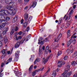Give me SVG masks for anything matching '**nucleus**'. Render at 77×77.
Wrapping results in <instances>:
<instances>
[{
  "mask_svg": "<svg viewBox=\"0 0 77 77\" xmlns=\"http://www.w3.org/2000/svg\"><path fill=\"white\" fill-rule=\"evenodd\" d=\"M24 41H25V39L23 38L21 41H19V42H20V44H23Z\"/></svg>",
  "mask_w": 77,
  "mask_h": 77,
  "instance_id": "24",
  "label": "nucleus"
},
{
  "mask_svg": "<svg viewBox=\"0 0 77 77\" xmlns=\"http://www.w3.org/2000/svg\"><path fill=\"white\" fill-rule=\"evenodd\" d=\"M27 30V32H28V31H29V30H30V28L29 27H28L27 28V29H26Z\"/></svg>",
  "mask_w": 77,
  "mask_h": 77,
  "instance_id": "46",
  "label": "nucleus"
},
{
  "mask_svg": "<svg viewBox=\"0 0 77 77\" xmlns=\"http://www.w3.org/2000/svg\"><path fill=\"white\" fill-rule=\"evenodd\" d=\"M72 37L71 39L67 42V45L68 47L71 44H72V42H76V40L75 39H74V40H72Z\"/></svg>",
  "mask_w": 77,
  "mask_h": 77,
  "instance_id": "3",
  "label": "nucleus"
},
{
  "mask_svg": "<svg viewBox=\"0 0 77 77\" xmlns=\"http://www.w3.org/2000/svg\"><path fill=\"white\" fill-rule=\"evenodd\" d=\"M68 59V56H66L64 58V60H66Z\"/></svg>",
  "mask_w": 77,
  "mask_h": 77,
  "instance_id": "41",
  "label": "nucleus"
},
{
  "mask_svg": "<svg viewBox=\"0 0 77 77\" xmlns=\"http://www.w3.org/2000/svg\"><path fill=\"white\" fill-rule=\"evenodd\" d=\"M62 33H60L58 36V37L60 39V38L62 37Z\"/></svg>",
  "mask_w": 77,
  "mask_h": 77,
  "instance_id": "27",
  "label": "nucleus"
},
{
  "mask_svg": "<svg viewBox=\"0 0 77 77\" xmlns=\"http://www.w3.org/2000/svg\"><path fill=\"white\" fill-rule=\"evenodd\" d=\"M32 68H33V65H32L29 68V72H31V71L32 69Z\"/></svg>",
  "mask_w": 77,
  "mask_h": 77,
  "instance_id": "16",
  "label": "nucleus"
},
{
  "mask_svg": "<svg viewBox=\"0 0 77 77\" xmlns=\"http://www.w3.org/2000/svg\"><path fill=\"white\" fill-rule=\"evenodd\" d=\"M50 71V69H49V70H48L47 71V72H46L45 74V75H47V74H48V73H47V72H49Z\"/></svg>",
  "mask_w": 77,
  "mask_h": 77,
  "instance_id": "43",
  "label": "nucleus"
},
{
  "mask_svg": "<svg viewBox=\"0 0 77 77\" xmlns=\"http://www.w3.org/2000/svg\"><path fill=\"white\" fill-rule=\"evenodd\" d=\"M19 54V53H18V52H16L15 54V56L16 57L17 56H18Z\"/></svg>",
  "mask_w": 77,
  "mask_h": 77,
  "instance_id": "35",
  "label": "nucleus"
},
{
  "mask_svg": "<svg viewBox=\"0 0 77 77\" xmlns=\"http://www.w3.org/2000/svg\"><path fill=\"white\" fill-rule=\"evenodd\" d=\"M34 58V57L33 56H31V57L30 59L31 61H33V59Z\"/></svg>",
  "mask_w": 77,
  "mask_h": 77,
  "instance_id": "36",
  "label": "nucleus"
},
{
  "mask_svg": "<svg viewBox=\"0 0 77 77\" xmlns=\"http://www.w3.org/2000/svg\"><path fill=\"white\" fill-rule=\"evenodd\" d=\"M69 50H67V51H66V52L67 53H69Z\"/></svg>",
  "mask_w": 77,
  "mask_h": 77,
  "instance_id": "63",
  "label": "nucleus"
},
{
  "mask_svg": "<svg viewBox=\"0 0 77 77\" xmlns=\"http://www.w3.org/2000/svg\"><path fill=\"white\" fill-rule=\"evenodd\" d=\"M11 11H12V10H14V11H17V8H14L13 9H12V8H11Z\"/></svg>",
  "mask_w": 77,
  "mask_h": 77,
  "instance_id": "38",
  "label": "nucleus"
},
{
  "mask_svg": "<svg viewBox=\"0 0 77 77\" xmlns=\"http://www.w3.org/2000/svg\"><path fill=\"white\" fill-rule=\"evenodd\" d=\"M73 57H75L76 56H75V54H74L73 55H72V56Z\"/></svg>",
  "mask_w": 77,
  "mask_h": 77,
  "instance_id": "59",
  "label": "nucleus"
},
{
  "mask_svg": "<svg viewBox=\"0 0 77 77\" xmlns=\"http://www.w3.org/2000/svg\"><path fill=\"white\" fill-rule=\"evenodd\" d=\"M72 65L73 66H75V61H72L71 63Z\"/></svg>",
  "mask_w": 77,
  "mask_h": 77,
  "instance_id": "17",
  "label": "nucleus"
},
{
  "mask_svg": "<svg viewBox=\"0 0 77 77\" xmlns=\"http://www.w3.org/2000/svg\"><path fill=\"white\" fill-rule=\"evenodd\" d=\"M51 55L48 56L46 60L43 59L42 62H43V63H45L44 64H45V63H47V62L48 60V59H49V58H50V57H51Z\"/></svg>",
  "mask_w": 77,
  "mask_h": 77,
  "instance_id": "4",
  "label": "nucleus"
},
{
  "mask_svg": "<svg viewBox=\"0 0 77 77\" xmlns=\"http://www.w3.org/2000/svg\"><path fill=\"white\" fill-rule=\"evenodd\" d=\"M40 44L41 45H43L44 44V41H42L40 42Z\"/></svg>",
  "mask_w": 77,
  "mask_h": 77,
  "instance_id": "40",
  "label": "nucleus"
},
{
  "mask_svg": "<svg viewBox=\"0 0 77 77\" xmlns=\"http://www.w3.org/2000/svg\"><path fill=\"white\" fill-rule=\"evenodd\" d=\"M2 42H0V46H2Z\"/></svg>",
  "mask_w": 77,
  "mask_h": 77,
  "instance_id": "60",
  "label": "nucleus"
},
{
  "mask_svg": "<svg viewBox=\"0 0 77 77\" xmlns=\"http://www.w3.org/2000/svg\"><path fill=\"white\" fill-rule=\"evenodd\" d=\"M49 49V46L48 45L46 47V48L45 51V52H47V51H48Z\"/></svg>",
  "mask_w": 77,
  "mask_h": 77,
  "instance_id": "19",
  "label": "nucleus"
},
{
  "mask_svg": "<svg viewBox=\"0 0 77 77\" xmlns=\"http://www.w3.org/2000/svg\"><path fill=\"white\" fill-rule=\"evenodd\" d=\"M8 30V27H5V28L4 29V30H5V31H6V32H7Z\"/></svg>",
  "mask_w": 77,
  "mask_h": 77,
  "instance_id": "33",
  "label": "nucleus"
},
{
  "mask_svg": "<svg viewBox=\"0 0 77 77\" xmlns=\"http://www.w3.org/2000/svg\"><path fill=\"white\" fill-rule=\"evenodd\" d=\"M37 62H39L40 61V60H39V58H37L35 60Z\"/></svg>",
  "mask_w": 77,
  "mask_h": 77,
  "instance_id": "37",
  "label": "nucleus"
},
{
  "mask_svg": "<svg viewBox=\"0 0 77 77\" xmlns=\"http://www.w3.org/2000/svg\"><path fill=\"white\" fill-rule=\"evenodd\" d=\"M7 10H5L4 14H5V15H6V14H7Z\"/></svg>",
  "mask_w": 77,
  "mask_h": 77,
  "instance_id": "42",
  "label": "nucleus"
},
{
  "mask_svg": "<svg viewBox=\"0 0 77 77\" xmlns=\"http://www.w3.org/2000/svg\"><path fill=\"white\" fill-rule=\"evenodd\" d=\"M58 63H60V65H64V64H65V63H63V62H62V61H59Z\"/></svg>",
  "mask_w": 77,
  "mask_h": 77,
  "instance_id": "22",
  "label": "nucleus"
},
{
  "mask_svg": "<svg viewBox=\"0 0 77 77\" xmlns=\"http://www.w3.org/2000/svg\"><path fill=\"white\" fill-rule=\"evenodd\" d=\"M16 21L17 20H15L14 19H13V23H15Z\"/></svg>",
  "mask_w": 77,
  "mask_h": 77,
  "instance_id": "55",
  "label": "nucleus"
},
{
  "mask_svg": "<svg viewBox=\"0 0 77 77\" xmlns=\"http://www.w3.org/2000/svg\"><path fill=\"white\" fill-rule=\"evenodd\" d=\"M4 42L5 43H6V42H8V39L6 38H5V37L4 38Z\"/></svg>",
  "mask_w": 77,
  "mask_h": 77,
  "instance_id": "29",
  "label": "nucleus"
},
{
  "mask_svg": "<svg viewBox=\"0 0 77 77\" xmlns=\"http://www.w3.org/2000/svg\"><path fill=\"white\" fill-rule=\"evenodd\" d=\"M17 18H18V17L17 16H15V17L13 19L15 20V21H17Z\"/></svg>",
  "mask_w": 77,
  "mask_h": 77,
  "instance_id": "34",
  "label": "nucleus"
},
{
  "mask_svg": "<svg viewBox=\"0 0 77 77\" xmlns=\"http://www.w3.org/2000/svg\"><path fill=\"white\" fill-rule=\"evenodd\" d=\"M60 39V38H59V37H57L55 38V42H57V41H59V40Z\"/></svg>",
  "mask_w": 77,
  "mask_h": 77,
  "instance_id": "21",
  "label": "nucleus"
},
{
  "mask_svg": "<svg viewBox=\"0 0 77 77\" xmlns=\"http://www.w3.org/2000/svg\"><path fill=\"white\" fill-rule=\"evenodd\" d=\"M16 40H17V41H18V40L19 39L18 38V37H17V36L16 37Z\"/></svg>",
  "mask_w": 77,
  "mask_h": 77,
  "instance_id": "54",
  "label": "nucleus"
},
{
  "mask_svg": "<svg viewBox=\"0 0 77 77\" xmlns=\"http://www.w3.org/2000/svg\"><path fill=\"white\" fill-rule=\"evenodd\" d=\"M76 7V5H74L73 7V9H75Z\"/></svg>",
  "mask_w": 77,
  "mask_h": 77,
  "instance_id": "57",
  "label": "nucleus"
},
{
  "mask_svg": "<svg viewBox=\"0 0 77 77\" xmlns=\"http://www.w3.org/2000/svg\"><path fill=\"white\" fill-rule=\"evenodd\" d=\"M18 3H22V0H18Z\"/></svg>",
  "mask_w": 77,
  "mask_h": 77,
  "instance_id": "44",
  "label": "nucleus"
},
{
  "mask_svg": "<svg viewBox=\"0 0 77 77\" xmlns=\"http://www.w3.org/2000/svg\"><path fill=\"white\" fill-rule=\"evenodd\" d=\"M13 29L14 30H15V32H17V31L18 30V27L17 26H16L15 27V29Z\"/></svg>",
  "mask_w": 77,
  "mask_h": 77,
  "instance_id": "23",
  "label": "nucleus"
},
{
  "mask_svg": "<svg viewBox=\"0 0 77 77\" xmlns=\"http://www.w3.org/2000/svg\"><path fill=\"white\" fill-rule=\"evenodd\" d=\"M42 49L43 50H45V46H43V47H42Z\"/></svg>",
  "mask_w": 77,
  "mask_h": 77,
  "instance_id": "53",
  "label": "nucleus"
},
{
  "mask_svg": "<svg viewBox=\"0 0 77 77\" xmlns=\"http://www.w3.org/2000/svg\"><path fill=\"white\" fill-rule=\"evenodd\" d=\"M73 13L74 11H72V10H71L69 14V18H70V17H71V15H72V14H73Z\"/></svg>",
  "mask_w": 77,
  "mask_h": 77,
  "instance_id": "10",
  "label": "nucleus"
},
{
  "mask_svg": "<svg viewBox=\"0 0 77 77\" xmlns=\"http://www.w3.org/2000/svg\"><path fill=\"white\" fill-rule=\"evenodd\" d=\"M37 4V2H35L32 5V6L33 8H35V7L36 6V5Z\"/></svg>",
  "mask_w": 77,
  "mask_h": 77,
  "instance_id": "15",
  "label": "nucleus"
},
{
  "mask_svg": "<svg viewBox=\"0 0 77 77\" xmlns=\"http://www.w3.org/2000/svg\"><path fill=\"white\" fill-rule=\"evenodd\" d=\"M6 31H5V30H4V31L3 32V35H6Z\"/></svg>",
  "mask_w": 77,
  "mask_h": 77,
  "instance_id": "39",
  "label": "nucleus"
},
{
  "mask_svg": "<svg viewBox=\"0 0 77 77\" xmlns=\"http://www.w3.org/2000/svg\"><path fill=\"white\" fill-rule=\"evenodd\" d=\"M14 33V30L12 29V30L11 31V32L10 33V35H12L13 34V33Z\"/></svg>",
  "mask_w": 77,
  "mask_h": 77,
  "instance_id": "25",
  "label": "nucleus"
},
{
  "mask_svg": "<svg viewBox=\"0 0 77 77\" xmlns=\"http://www.w3.org/2000/svg\"><path fill=\"white\" fill-rule=\"evenodd\" d=\"M70 30H68L67 31V38H69L70 36V35H71L70 34Z\"/></svg>",
  "mask_w": 77,
  "mask_h": 77,
  "instance_id": "13",
  "label": "nucleus"
},
{
  "mask_svg": "<svg viewBox=\"0 0 77 77\" xmlns=\"http://www.w3.org/2000/svg\"><path fill=\"white\" fill-rule=\"evenodd\" d=\"M18 37L19 39H22V37L21 36H19Z\"/></svg>",
  "mask_w": 77,
  "mask_h": 77,
  "instance_id": "45",
  "label": "nucleus"
},
{
  "mask_svg": "<svg viewBox=\"0 0 77 77\" xmlns=\"http://www.w3.org/2000/svg\"><path fill=\"white\" fill-rule=\"evenodd\" d=\"M56 70H54L52 74L53 75H54V74L55 75H56Z\"/></svg>",
  "mask_w": 77,
  "mask_h": 77,
  "instance_id": "31",
  "label": "nucleus"
},
{
  "mask_svg": "<svg viewBox=\"0 0 77 77\" xmlns=\"http://www.w3.org/2000/svg\"><path fill=\"white\" fill-rule=\"evenodd\" d=\"M74 77H77V74L76 73L75 74L74 76H73Z\"/></svg>",
  "mask_w": 77,
  "mask_h": 77,
  "instance_id": "48",
  "label": "nucleus"
},
{
  "mask_svg": "<svg viewBox=\"0 0 77 77\" xmlns=\"http://www.w3.org/2000/svg\"><path fill=\"white\" fill-rule=\"evenodd\" d=\"M48 37L47 38H45V42H48V41H49V40H48Z\"/></svg>",
  "mask_w": 77,
  "mask_h": 77,
  "instance_id": "32",
  "label": "nucleus"
},
{
  "mask_svg": "<svg viewBox=\"0 0 77 77\" xmlns=\"http://www.w3.org/2000/svg\"><path fill=\"white\" fill-rule=\"evenodd\" d=\"M37 62H38V61H36V60H35L34 61V64H36V63H37Z\"/></svg>",
  "mask_w": 77,
  "mask_h": 77,
  "instance_id": "51",
  "label": "nucleus"
},
{
  "mask_svg": "<svg viewBox=\"0 0 77 77\" xmlns=\"http://www.w3.org/2000/svg\"><path fill=\"white\" fill-rule=\"evenodd\" d=\"M62 54V52L60 51H59L57 53V54L58 56H60V54Z\"/></svg>",
  "mask_w": 77,
  "mask_h": 77,
  "instance_id": "26",
  "label": "nucleus"
},
{
  "mask_svg": "<svg viewBox=\"0 0 77 77\" xmlns=\"http://www.w3.org/2000/svg\"><path fill=\"white\" fill-rule=\"evenodd\" d=\"M23 21H24V20L23 19H22L21 20V23H23Z\"/></svg>",
  "mask_w": 77,
  "mask_h": 77,
  "instance_id": "49",
  "label": "nucleus"
},
{
  "mask_svg": "<svg viewBox=\"0 0 77 77\" xmlns=\"http://www.w3.org/2000/svg\"><path fill=\"white\" fill-rule=\"evenodd\" d=\"M68 72V70H66L65 71V74H66V73H67V72Z\"/></svg>",
  "mask_w": 77,
  "mask_h": 77,
  "instance_id": "61",
  "label": "nucleus"
},
{
  "mask_svg": "<svg viewBox=\"0 0 77 77\" xmlns=\"http://www.w3.org/2000/svg\"><path fill=\"white\" fill-rule=\"evenodd\" d=\"M29 16H28V14H27L26 13L24 15V18H25V20L26 21H28V20L27 19L28 18Z\"/></svg>",
  "mask_w": 77,
  "mask_h": 77,
  "instance_id": "5",
  "label": "nucleus"
},
{
  "mask_svg": "<svg viewBox=\"0 0 77 77\" xmlns=\"http://www.w3.org/2000/svg\"><path fill=\"white\" fill-rule=\"evenodd\" d=\"M22 34V31H20L19 33H18V34L19 35H21Z\"/></svg>",
  "mask_w": 77,
  "mask_h": 77,
  "instance_id": "52",
  "label": "nucleus"
},
{
  "mask_svg": "<svg viewBox=\"0 0 77 77\" xmlns=\"http://www.w3.org/2000/svg\"><path fill=\"white\" fill-rule=\"evenodd\" d=\"M36 74V72H35V71H33L32 73V75L33 76V77H34L35 76V75Z\"/></svg>",
  "mask_w": 77,
  "mask_h": 77,
  "instance_id": "28",
  "label": "nucleus"
},
{
  "mask_svg": "<svg viewBox=\"0 0 77 77\" xmlns=\"http://www.w3.org/2000/svg\"><path fill=\"white\" fill-rule=\"evenodd\" d=\"M27 23H28V21H25V23H23V26L24 28H26L27 27Z\"/></svg>",
  "mask_w": 77,
  "mask_h": 77,
  "instance_id": "8",
  "label": "nucleus"
},
{
  "mask_svg": "<svg viewBox=\"0 0 77 77\" xmlns=\"http://www.w3.org/2000/svg\"><path fill=\"white\" fill-rule=\"evenodd\" d=\"M67 67L68 69H69V68L70 67V65H67Z\"/></svg>",
  "mask_w": 77,
  "mask_h": 77,
  "instance_id": "47",
  "label": "nucleus"
},
{
  "mask_svg": "<svg viewBox=\"0 0 77 77\" xmlns=\"http://www.w3.org/2000/svg\"><path fill=\"white\" fill-rule=\"evenodd\" d=\"M12 58H10L8 59V60L7 61V63H6V64L7 65V64H8V63H9L10 62H11V61H12Z\"/></svg>",
  "mask_w": 77,
  "mask_h": 77,
  "instance_id": "11",
  "label": "nucleus"
},
{
  "mask_svg": "<svg viewBox=\"0 0 77 77\" xmlns=\"http://www.w3.org/2000/svg\"><path fill=\"white\" fill-rule=\"evenodd\" d=\"M29 21H31V17H29Z\"/></svg>",
  "mask_w": 77,
  "mask_h": 77,
  "instance_id": "62",
  "label": "nucleus"
},
{
  "mask_svg": "<svg viewBox=\"0 0 77 77\" xmlns=\"http://www.w3.org/2000/svg\"><path fill=\"white\" fill-rule=\"evenodd\" d=\"M5 19V17L4 15H0V19L1 20V23L3 22L5 24H8V22L7 20H4Z\"/></svg>",
  "mask_w": 77,
  "mask_h": 77,
  "instance_id": "1",
  "label": "nucleus"
},
{
  "mask_svg": "<svg viewBox=\"0 0 77 77\" xmlns=\"http://www.w3.org/2000/svg\"><path fill=\"white\" fill-rule=\"evenodd\" d=\"M42 39V37L40 38L38 40L39 42H40L41 41Z\"/></svg>",
  "mask_w": 77,
  "mask_h": 77,
  "instance_id": "50",
  "label": "nucleus"
},
{
  "mask_svg": "<svg viewBox=\"0 0 77 77\" xmlns=\"http://www.w3.org/2000/svg\"><path fill=\"white\" fill-rule=\"evenodd\" d=\"M2 54L4 55L3 56H6V54H7V51L5 50H3L2 51Z\"/></svg>",
  "mask_w": 77,
  "mask_h": 77,
  "instance_id": "7",
  "label": "nucleus"
},
{
  "mask_svg": "<svg viewBox=\"0 0 77 77\" xmlns=\"http://www.w3.org/2000/svg\"><path fill=\"white\" fill-rule=\"evenodd\" d=\"M5 20H7V21H9V20H10V17H6Z\"/></svg>",
  "mask_w": 77,
  "mask_h": 77,
  "instance_id": "30",
  "label": "nucleus"
},
{
  "mask_svg": "<svg viewBox=\"0 0 77 77\" xmlns=\"http://www.w3.org/2000/svg\"><path fill=\"white\" fill-rule=\"evenodd\" d=\"M74 54L75 55V56H76L77 55V52H75Z\"/></svg>",
  "mask_w": 77,
  "mask_h": 77,
  "instance_id": "56",
  "label": "nucleus"
},
{
  "mask_svg": "<svg viewBox=\"0 0 77 77\" xmlns=\"http://www.w3.org/2000/svg\"><path fill=\"white\" fill-rule=\"evenodd\" d=\"M11 0H5V2L7 4H9L10 3Z\"/></svg>",
  "mask_w": 77,
  "mask_h": 77,
  "instance_id": "18",
  "label": "nucleus"
},
{
  "mask_svg": "<svg viewBox=\"0 0 77 77\" xmlns=\"http://www.w3.org/2000/svg\"><path fill=\"white\" fill-rule=\"evenodd\" d=\"M14 6V4L13 2H10L9 3V4L7 5L6 7V8L8 9L9 10H11V11L12 10V8H13Z\"/></svg>",
  "mask_w": 77,
  "mask_h": 77,
  "instance_id": "2",
  "label": "nucleus"
},
{
  "mask_svg": "<svg viewBox=\"0 0 77 77\" xmlns=\"http://www.w3.org/2000/svg\"><path fill=\"white\" fill-rule=\"evenodd\" d=\"M44 69V67H43L42 68H41L39 69H38V70H35V72H38V71H42V70H43V69Z\"/></svg>",
  "mask_w": 77,
  "mask_h": 77,
  "instance_id": "14",
  "label": "nucleus"
},
{
  "mask_svg": "<svg viewBox=\"0 0 77 77\" xmlns=\"http://www.w3.org/2000/svg\"><path fill=\"white\" fill-rule=\"evenodd\" d=\"M4 65V63H2V64H1V67H3V65Z\"/></svg>",
  "mask_w": 77,
  "mask_h": 77,
  "instance_id": "58",
  "label": "nucleus"
},
{
  "mask_svg": "<svg viewBox=\"0 0 77 77\" xmlns=\"http://www.w3.org/2000/svg\"><path fill=\"white\" fill-rule=\"evenodd\" d=\"M5 25L4 24H2L0 25V29H3L5 28Z\"/></svg>",
  "mask_w": 77,
  "mask_h": 77,
  "instance_id": "12",
  "label": "nucleus"
},
{
  "mask_svg": "<svg viewBox=\"0 0 77 77\" xmlns=\"http://www.w3.org/2000/svg\"><path fill=\"white\" fill-rule=\"evenodd\" d=\"M12 14H13L14 15L15 14V12H14V11H12Z\"/></svg>",
  "mask_w": 77,
  "mask_h": 77,
  "instance_id": "64",
  "label": "nucleus"
},
{
  "mask_svg": "<svg viewBox=\"0 0 77 77\" xmlns=\"http://www.w3.org/2000/svg\"><path fill=\"white\" fill-rule=\"evenodd\" d=\"M20 41H18L17 42L16 44L15 45V48H18V47L20 46Z\"/></svg>",
  "mask_w": 77,
  "mask_h": 77,
  "instance_id": "6",
  "label": "nucleus"
},
{
  "mask_svg": "<svg viewBox=\"0 0 77 77\" xmlns=\"http://www.w3.org/2000/svg\"><path fill=\"white\" fill-rule=\"evenodd\" d=\"M29 2V0H24V4L25 5H26L27 3H28V2Z\"/></svg>",
  "mask_w": 77,
  "mask_h": 77,
  "instance_id": "20",
  "label": "nucleus"
},
{
  "mask_svg": "<svg viewBox=\"0 0 77 77\" xmlns=\"http://www.w3.org/2000/svg\"><path fill=\"white\" fill-rule=\"evenodd\" d=\"M3 14H5V10H1L0 11V15H4Z\"/></svg>",
  "mask_w": 77,
  "mask_h": 77,
  "instance_id": "9",
  "label": "nucleus"
}]
</instances>
